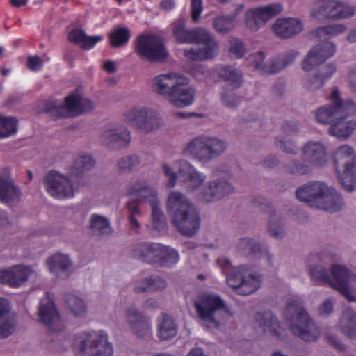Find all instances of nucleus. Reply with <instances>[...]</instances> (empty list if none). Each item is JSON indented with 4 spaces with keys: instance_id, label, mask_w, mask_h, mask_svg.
<instances>
[{
    "instance_id": "1",
    "label": "nucleus",
    "mask_w": 356,
    "mask_h": 356,
    "mask_svg": "<svg viewBox=\"0 0 356 356\" xmlns=\"http://www.w3.org/2000/svg\"><path fill=\"white\" fill-rule=\"evenodd\" d=\"M356 114V103L343 100L339 92L334 90L330 96V103L316 111V119L318 123L329 124V133L337 138H347L356 128V122L350 118Z\"/></svg>"
},
{
    "instance_id": "2",
    "label": "nucleus",
    "mask_w": 356,
    "mask_h": 356,
    "mask_svg": "<svg viewBox=\"0 0 356 356\" xmlns=\"http://www.w3.org/2000/svg\"><path fill=\"white\" fill-rule=\"evenodd\" d=\"M167 213L177 231L186 238L193 237L200 228V212L183 193L171 191L167 200Z\"/></svg>"
},
{
    "instance_id": "3",
    "label": "nucleus",
    "mask_w": 356,
    "mask_h": 356,
    "mask_svg": "<svg viewBox=\"0 0 356 356\" xmlns=\"http://www.w3.org/2000/svg\"><path fill=\"white\" fill-rule=\"evenodd\" d=\"M296 195L299 201L330 213L341 211L346 205L341 194L321 181H309L300 186Z\"/></svg>"
},
{
    "instance_id": "4",
    "label": "nucleus",
    "mask_w": 356,
    "mask_h": 356,
    "mask_svg": "<svg viewBox=\"0 0 356 356\" xmlns=\"http://www.w3.org/2000/svg\"><path fill=\"white\" fill-rule=\"evenodd\" d=\"M346 31L341 24L329 25L319 27L316 30V36L322 42L314 46L307 54L302 63L306 72L311 71L315 66L323 63L336 52L335 45L327 41L330 37L339 35Z\"/></svg>"
},
{
    "instance_id": "5",
    "label": "nucleus",
    "mask_w": 356,
    "mask_h": 356,
    "mask_svg": "<svg viewBox=\"0 0 356 356\" xmlns=\"http://www.w3.org/2000/svg\"><path fill=\"white\" fill-rule=\"evenodd\" d=\"M284 316L295 336L308 343L318 339L320 329L303 307L296 302H290L285 309Z\"/></svg>"
},
{
    "instance_id": "6",
    "label": "nucleus",
    "mask_w": 356,
    "mask_h": 356,
    "mask_svg": "<svg viewBox=\"0 0 356 356\" xmlns=\"http://www.w3.org/2000/svg\"><path fill=\"white\" fill-rule=\"evenodd\" d=\"M227 147V143L222 139L200 136L188 142L183 152L197 162L207 163L222 154Z\"/></svg>"
},
{
    "instance_id": "7",
    "label": "nucleus",
    "mask_w": 356,
    "mask_h": 356,
    "mask_svg": "<svg viewBox=\"0 0 356 356\" xmlns=\"http://www.w3.org/2000/svg\"><path fill=\"white\" fill-rule=\"evenodd\" d=\"M95 104L90 99L80 95L72 94L65 97V102L51 101L44 105V111L55 120L70 115H79L95 108Z\"/></svg>"
},
{
    "instance_id": "8",
    "label": "nucleus",
    "mask_w": 356,
    "mask_h": 356,
    "mask_svg": "<svg viewBox=\"0 0 356 356\" xmlns=\"http://www.w3.org/2000/svg\"><path fill=\"white\" fill-rule=\"evenodd\" d=\"M333 163L343 188L351 193L356 188L355 155L348 145L338 147L333 156Z\"/></svg>"
},
{
    "instance_id": "9",
    "label": "nucleus",
    "mask_w": 356,
    "mask_h": 356,
    "mask_svg": "<svg viewBox=\"0 0 356 356\" xmlns=\"http://www.w3.org/2000/svg\"><path fill=\"white\" fill-rule=\"evenodd\" d=\"M79 356H113V350L103 331L83 332L76 339Z\"/></svg>"
},
{
    "instance_id": "10",
    "label": "nucleus",
    "mask_w": 356,
    "mask_h": 356,
    "mask_svg": "<svg viewBox=\"0 0 356 356\" xmlns=\"http://www.w3.org/2000/svg\"><path fill=\"white\" fill-rule=\"evenodd\" d=\"M194 305L198 316L202 321V325L206 328H218L220 327V320L216 318L217 312L223 311L229 316L233 314L218 296L204 295L199 300L195 301Z\"/></svg>"
},
{
    "instance_id": "11",
    "label": "nucleus",
    "mask_w": 356,
    "mask_h": 356,
    "mask_svg": "<svg viewBox=\"0 0 356 356\" xmlns=\"http://www.w3.org/2000/svg\"><path fill=\"white\" fill-rule=\"evenodd\" d=\"M124 118L128 124L145 134L159 129L162 124L160 114L148 107L132 108L125 113Z\"/></svg>"
},
{
    "instance_id": "12",
    "label": "nucleus",
    "mask_w": 356,
    "mask_h": 356,
    "mask_svg": "<svg viewBox=\"0 0 356 356\" xmlns=\"http://www.w3.org/2000/svg\"><path fill=\"white\" fill-rule=\"evenodd\" d=\"M136 53L150 62H163L168 56V51L158 36L149 34L138 37L135 48Z\"/></svg>"
},
{
    "instance_id": "13",
    "label": "nucleus",
    "mask_w": 356,
    "mask_h": 356,
    "mask_svg": "<svg viewBox=\"0 0 356 356\" xmlns=\"http://www.w3.org/2000/svg\"><path fill=\"white\" fill-rule=\"evenodd\" d=\"M234 191L233 184L225 176L214 177L207 181L198 193V199L204 203L222 200Z\"/></svg>"
},
{
    "instance_id": "14",
    "label": "nucleus",
    "mask_w": 356,
    "mask_h": 356,
    "mask_svg": "<svg viewBox=\"0 0 356 356\" xmlns=\"http://www.w3.org/2000/svg\"><path fill=\"white\" fill-rule=\"evenodd\" d=\"M227 282L241 296L250 295L260 286L259 279L252 273H248L243 266L232 269L227 277Z\"/></svg>"
},
{
    "instance_id": "15",
    "label": "nucleus",
    "mask_w": 356,
    "mask_h": 356,
    "mask_svg": "<svg viewBox=\"0 0 356 356\" xmlns=\"http://www.w3.org/2000/svg\"><path fill=\"white\" fill-rule=\"evenodd\" d=\"M44 185L47 193L58 199L71 197L74 195V188L78 184L67 175L65 177L56 172H49L44 177Z\"/></svg>"
},
{
    "instance_id": "16",
    "label": "nucleus",
    "mask_w": 356,
    "mask_h": 356,
    "mask_svg": "<svg viewBox=\"0 0 356 356\" xmlns=\"http://www.w3.org/2000/svg\"><path fill=\"white\" fill-rule=\"evenodd\" d=\"M201 44L199 48H191L184 51V55L193 60H204L212 58L218 52V44L213 35L204 29L194 43Z\"/></svg>"
},
{
    "instance_id": "17",
    "label": "nucleus",
    "mask_w": 356,
    "mask_h": 356,
    "mask_svg": "<svg viewBox=\"0 0 356 356\" xmlns=\"http://www.w3.org/2000/svg\"><path fill=\"white\" fill-rule=\"evenodd\" d=\"M102 143L111 149L125 147L130 142V132L124 126L109 124L104 127L100 136Z\"/></svg>"
},
{
    "instance_id": "18",
    "label": "nucleus",
    "mask_w": 356,
    "mask_h": 356,
    "mask_svg": "<svg viewBox=\"0 0 356 356\" xmlns=\"http://www.w3.org/2000/svg\"><path fill=\"white\" fill-rule=\"evenodd\" d=\"M207 177L187 161H182L178 171V182L188 193H193L202 186Z\"/></svg>"
},
{
    "instance_id": "19",
    "label": "nucleus",
    "mask_w": 356,
    "mask_h": 356,
    "mask_svg": "<svg viewBox=\"0 0 356 356\" xmlns=\"http://www.w3.org/2000/svg\"><path fill=\"white\" fill-rule=\"evenodd\" d=\"M282 7L280 4L273 3L245 13V22L248 27L253 31L258 30L267 21L280 13Z\"/></svg>"
},
{
    "instance_id": "20",
    "label": "nucleus",
    "mask_w": 356,
    "mask_h": 356,
    "mask_svg": "<svg viewBox=\"0 0 356 356\" xmlns=\"http://www.w3.org/2000/svg\"><path fill=\"white\" fill-rule=\"evenodd\" d=\"M181 83H188V79L175 73L163 74L152 79V89L155 93L168 99Z\"/></svg>"
},
{
    "instance_id": "21",
    "label": "nucleus",
    "mask_w": 356,
    "mask_h": 356,
    "mask_svg": "<svg viewBox=\"0 0 356 356\" xmlns=\"http://www.w3.org/2000/svg\"><path fill=\"white\" fill-rule=\"evenodd\" d=\"M40 322L51 332H60L63 330L64 325L63 320L55 305L48 298L41 300L38 310Z\"/></svg>"
},
{
    "instance_id": "22",
    "label": "nucleus",
    "mask_w": 356,
    "mask_h": 356,
    "mask_svg": "<svg viewBox=\"0 0 356 356\" xmlns=\"http://www.w3.org/2000/svg\"><path fill=\"white\" fill-rule=\"evenodd\" d=\"M127 323L131 332L136 337L145 339L152 330L149 318L135 307H130L125 312Z\"/></svg>"
},
{
    "instance_id": "23",
    "label": "nucleus",
    "mask_w": 356,
    "mask_h": 356,
    "mask_svg": "<svg viewBox=\"0 0 356 356\" xmlns=\"http://www.w3.org/2000/svg\"><path fill=\"white\" fill-rule=\"evenodd\" d=\"M330 270L334 278L331 286L338 290L349 302H355L356 296L353 294L348 284L354 275L345 266L339 264L332 265Z\"/></svg>"
},
{
    "instance_id": "24",
    "label": "nucleus",
    "mask_w": 356,
    "mask_h": 356,
    "mask_svg": "<svg viewBox=\"0 0 356 356\" xmlns=\"http://www.w3.org/2000/svg\"><path fill=\"white\" fill-rule=\"evenodd\" d=\"M301 155L313 168H322L327 161L326 147L320 141L309 140L302 147Z\"/></svg>"
},
{
    "instance_id": "25",
    "label": "nucleus",
    "mask_w": 356,
    "mask_h": 356,
    "mask_svg": "<svg viewBox=\"0 0 356 356\" xmlns=\"http://www.w3.org/2000/svg\"><path fill=\"white\" fill-rule=\"evenodd\" d=\"M21 195V190L12 180L10 170L3 169L0 172V201L13 206L19 202Z\"/></svg>"
},
{
    "instance_id": "26",
    "label": "nucleus",
    "mask_w": 356,
    "mask_h": 356,
    "mask_svg": "<svg viewBox=\"0 0 356 356\" xmlns=\"http://www.w3.org/2000/svg\"><path fill=\"white\" fill-rule=\"evenodd\" d=\"M17 324V314L11 310L6 299L0 298V339H6L13 335Z\"/></svg>"
},
{
    "instance_id": "27",
    "label": "nucleus",
    "mask_w": 356,
    "mask_h": 356,
    "mask_svg": "<svg viewBox=\"0 0 356 356\" xmlns=\"http://www.w3.org/2000/svg\"><path fill=\"white\" fill-rule=\"evenodd\" d=\"M204 29L202 27L188 29L186 21L179 19L172 24V34L176 42L180 44H194Z\"/></svg>"
},
{
    "instance_id": "28",
    "label": "nucleus",
    "mask_w": 356,
    "mask_h": 356,
    "mask_svg": "<svg viewBox=\"0 0 356 356\" xmlns=\"http://www.w3.org/2000/svg\"><path fill=\"white\" fill-rule=\"evenodd\" d=\"M254 319L256 324L262 329L264 332L278 339L284 337V329L281 327L275 315L270 311L257 312Z\"/></svg>"
},
{
    "instance_id": "29",
    "label": "nucleus",
    "mask_w": 356,
    "mask_h": 356,
    "mask_svg": "<svg viewBox=\"0 0 356 356\" xmlns=\"http://www.w3.org/2000/svg\"><path fill=\"white\" fill-rule=\"evenodd\" d=\"M302 29V22L296 18H279L273 25V32L282 39L293 38L299 34Z\"/></svg>"
},
{
    "instance_id": "30",
    "label": "nucleus",
    "mask_w": 356,
    "mask_h": 356,
    "mask_svg": "<svg viewBox=\"0 0 356 356\" xmlns=\"http://www.w3.org/2000/svg\"><path fill=\"white\" fill-rule=\"evenodd\" d=\"M178 326L172 316L162 312L156 322V335L162 341H169L177 333Z\"/></svg>"
},
{
    "instance_id": "31",
    "label": "nucleus",
    "mask_w": 356,
    "mask_h": 356,
    "mask_svg": "<svg viewBox=\"0 0 356 356\" xmlns=\"http://www.w3.org/2000/svg\"><path fill=\"white\" fill-rule=\"evenodd\" d=\"M49 270L58 276L67 278L73 272V262L67 254L56 253L47 260Z\"/></svg>"
},
{
    "instance_id": "32",
    "label": "nucleus",
    "mask_w": 356,
    "mask_h": 356,
    "mask_svg": "<svg viewBox=\"0 0 356 356\" xmlns=\"http://www.w3.org/2000/svg\"><path fill=\"white\" fill-rule=\"evenodd\" d=\"M95 164V161L90 154H81L69 168L67 175L74 183L81 184L84 172L91 170Z\"/></svg>"
},
{
    "instance_id": "33",
    "label": "nucleus",
    "mask_w": 356,
    "mask_h": 356,
    "mask_svg": "<svg viewBox=\"0 0 356 356\" xmlns=\"http://www.w3.org/2000/svg\"><path fill=\"white\" fill-rule=\"evenodd\" d=\"M187 83H181L177 86L168 101L175 106L184 108L191 105L194 101L195 90L186 86Z\"/></svg>"
},
{
    "instance_id": "34",
    "label": "nucleus",
    "mask_w": 356,
    "mask_h": 356,
    "mask_svg": "<svg viewBox=\"0 0 356 356\" xmlns=\"http://www.w3.org/2000/svg\"><path fill=\"white\" fill-rule=\"evenodd\" d=\"M234 247L239 254L251 259H259L262 256L261 244L253 238H240L236 241Z\"/></svg>"
},
{
    "instance_id": "35",
    "label": "nucleus",
    "mask_w": 356,
    "mask_h": 356,
    "mask_svg": "<svg viewBox=\"0 0 356 356\" xmlns=\"http://www.w3.org/2000/svg\"><path fill=\"white\" fill-rule=\"evenodd\" d=\"M266 232L270 237L275 240H282L287 236L286 224L280 213L268 218Z\"/></svg>"
},
{
    "instance_id": "36",
    "label": "nucleus",
    "mask_w": 356,
    "mask_h": 356,
    "mask_svg": "<svg viewBox=\"0 0 356 356\" xmlns=\"http://www.w3.org/2000/svg\"><path fill=\"white\" fill-rule=\"evenodd\" d=\"M341 333L346 337L356 340V312L346 309L338 324Z\"/></svg>"
},
{
    "instance_id": "37",
    "label": "nucleus",
    "mask_w": 356,
    "mask_h": 356,
    "mask_svg": "<svg viewBox=\"0 0 356 356\" xmlns=\"http://www.w3.org/2000/svg\"><path fill=\"white\" fill-rule=\"evenodd\" d=\"M159 243H140L134 249V257L149 264H156Z\"/></svg>"
},
{
    "instance_id": "38",
    "label": "nucleus",
    "mask_w": 356,
    "mask_h": 356,
    "mask_svg": "<svg viewBox=\"0 0 356 356\" xmlns=\"http://www.w3.org/2000/svg\"><path fill=\"white\" fill-rule=\"evenodd\" d=\"M129 194L146 199L149 203L156 200L157 193L145 181L138 180L133 182L129 187Z\"/></svg>"
},
{
    "instance_id": "39",
    "label": "nucleus",
    "mask_w": 356,
    "mask_h": 356,
    "mask_svg": "<svg viewBox=\"0 0 356 356\" xmlns=\"http://www.w3.org/2000/svg\"><path fill=\"white\" fill-rule=\"evenodd\" d=\"M69 40L75 44L81 43V47L85 49L92 48L96 43L102 40L100 35L89 37L83 30L79 29H74L68 35Z\"/></svg>"
},
{
    "instance_id": "40",
    "label": "nucleus",
    "mask_w": 356,
    "mask_h": 356,
    "mask_svg": "<svg viewBox=\"0 0 356 356\" xmlns=\"http://www.w3.org/2000/svg\"><path fill=\"white\" fill-rule=\"evenodd\" d=\"M142 164V159L136 154L122 156L117 161L118 171L121 173H129L138 170Z\"/></svg>"
},
{
    "instance_id": "41",
    "label": "nucleus",
    "mask_w": 356,
    "mask_h": 356,
    "mask_svg": "<svg viewBox=\"0 0 356 356\" xmlns=\"http://www.w3.org/2000/svg\"><path fill=\"white\" fill-rule=\"evenodd\" d=\"M158 254L156 264L162 267L172 266L177 264L179 259V255L177 250L170 246L160 243Z\"/></svg>"
},
{
    "instance_id": "42",
    "label": "nucleus",
    "mask_w": 356,
    "mask_h": 356,
    "mask_svg": "<svg viewBox=\"0 0 356 356\" xmlns=\"http://www.w3.org/2000/svg\"><path fill=\"white\" fill-rule=\"evenodd\" d=\"M218 74L221 79L229 83L233 89L238 88L243 83L242 74L231 65L220 67Z\"/></svg>"
},
{
    "instance_id": "43",
    "label": "nucleus",
    "mask_w": 356,
    "mask_h": 356,
    "mask_svg": "<svg viewBox=\"0 0 356 356\" xmlns=\"http://www.w3.org/2000/svg\"><path fill=\"white\" fill-rule=\"evenodd\" d=\"M90 229L93 235H108L112 232V228L108 220L100 215L94 214L90 220Z\"/></svg>"
},
{
    "instance_id": "44",
    "label": "nucleus",
    "mask_w": 356,
    "mask_h": 356,
    "mask_svg": "<svg viewBox=\"0 0 356 356\" xmlns=\"http://www.w3.org/2000/svg\"><path fill=\"white\" fill-rule=\"evenodd\" d=\"M130 38V30L125 26L115 27L113 31L109 33L110 44L114 48H119L126 45Z\"/></svg>"
},
{
    "instance_id": "45",
    "label": "nucleus",
    "mask_w": 356,
    "mask_h": 356,
    "mask_svg": "<svg viewBox=\"0 0 356 356\" xmlns=\"http://www.w3.org/2000/svg\"><path fill=\"white\" fill-rule=\"evenodd\" d=\"M152 208V228L158 232L165 231L167 227V222L164 213H163L159 200H151Z\"/></svg>"
},
{
    "instance_id": "46",
    "label": "nucleus",
    "mask_w": 356,
    "mask_h": 356,
    "mask_svg": "<svg viewBox=\"0 0 356 356\" xmlns=\"http://www.w3.org/2000/svg\"><path fill=\"white\" fill-rule=\"evenodd\" d=\"M284 169L289 174L302 176L312 174L314 168L306 161L292 159L284 165Z\"/></svg>"
},
{
    "instance_id": "47",
    "label": "nucleus",
    "mask_w": 356,
    "mask_h": 356,
    "mask_svg": "<svg viewBox=\"0 0 356 356\" xmlns=\"http://www.w3.org/2000/svg\"><path fill=\"white\" fill-rule=\"evenodd\" d=\"M65 302L67 309L74 317L81 318L86 314V306L79 297L73 294H66Z\"/></svg>"
},
{
    "instance_id": "48",
    "label": "nucleus",
    "mask_w": 356,
    "mask_h": 356,
    "mask_svg": "<svg viewBox=\"0 0 356 356\" xmlns=\"http://www.w3.org/2000/svg\"><path fill=\"white\" fill-rule=\"evenodd\" d=\"M11 270V286L17 287L27 281L33 272L27 266H15Z\"/></svg>"
},
{
    "instance_id": "49",
    "label": "nucleus",
    "mask_w": 356,
    "mask_h": 356,
    "mask_svg": "<svg viewBox=\"0 0 356 356\" xmlns=\"http://www.w3.org/2000/svg\"><path fill=\"white\" fill-rule=\"evenodd\" d=\"M340 3L334 1H322L318 6L317 13L323 17L339 19Z\"/></svg>"
},
{
    "instance_id": "50",
    "label": "nucleus",
    "mask_w": 356,
    "mask_h": 356,
    "mask_svg": "<svg viewBox=\"0 0 356 356\" xmlns=\"http://www.w3.org/2000/svg\"><path fill=\"white\" fill-rule=\"evenodd\" d=\"M309 272L312 280L318 284H330L331 285L332 278L327 270L321 264H312L309 266Z\"/></svg>"
},
{
    "instance_id": "51",
    "label": "nucleus",
    "mask_w": 356,
    "mask_h": 356,
    "mask_svg": "<svg viewBox=\"0 0 356 356\" xmlns=\"http://www.w3.org/2000/svg\"><path fill=\"white\" fill-rule=\"evenodd\" d=\"M275 145L286 154L296 155L298 152L297 143L293 139L285 140L281 136H277L275 138Z\"/></svg>"
},
{
    "instance_id": "52",
    "label": "nucleus",
    "mask_w": 356,
    "mask_h": 356,
    "mask_svg": "<svg viewBox=\"0 0 356 356\" xmlns=\"http://www.w3.org/2000/svg\"><path fill=\"white\" fill-rule=\"evenodd\" d=\"M17 122L15 118L0 116V138L8 137L16 134Z\"/></svg>"
},
{
    "instance_id": "53",
    "label": "nucleus",
    "mask_w": 356,
    "mask_h": 356,
    "mask_svg": "<svg viewBox=\"0 0 356 356\" xmlns=\"http://www.w3.org/2000/svg\"><path fill=\"white\" fill-rule=\"evenodd\" d=\"M242 97L232 90H225L221 95V101L229 108H235L240 105Z\"/></svg>"
},
{
    "instance_id": "54",
    "label": "nucleus",
    "mask_w": 356,
    "mask_h": 356,
    "mask_svg": "<svg viewBox=\"0 0 356 356\" xmlns=\"http://www.w3.org/2000/svg\"><path fill=\"white\" fill-rule=\"evenodd\" d=\"M213 27L220 33L226 34L230 31L233 27L232 17H218L213 19Z\"/></svg>"
},
{
    "instance_id": "55",
    "label": "nucleus",
    "mask_w": 356,
    "mask_h": 356,
    "mask_svg": "<svg viewBox=\"0 0 356 356\" xmlns=\"http://www.w3.org/2000/svg\"><path fill=\"white\" fill-rule=\"evenodd\" d=\"M325 82L317 72L313 75L307 74L305 78V86L310 91L320 89Z\"/></svg>"
},
{
    "instance_id": "56",
    "label": "nucleus",
    "mask_w": 356,
    "mask_h": 356,
    "mask_svg": "<svg viewBox=\"0 0 356 356\" xmlns=\"http://www.w3.org/2000/svg\"><path fill=\"white\" fill-rule=\"evenodd\" d=\"M229 43V51L236 58H241L245 55L246 49L241 40L237 38H232Z\"/></svg>"
},
{
    "instance_id": "57",
    "label": "nucleus",
    "mask_w": 356,
    "mask_h": 356,
    "mask_svg": "<svg viewBox=\"0 0 356 356\" xmlns=\"http://www.w3.org/2000/svg\"><path fill=\"white\" fill-rule=\"evenodd\" d=\"M284 68L285 66L284 65L283 61L279 57L272 60L269 64H265L263 67V70L266 74H273L280 72Z\"/></svg>"
},
{
    "instance_id": "58",
    "label": "nucleus",
    "mask_w": 356,
    "mask_h": 356,
    "mask_svg": "<svg viewBox=\"0 0 356 356\" xmlns=\"http://www.w3.org/2000/svg\"><path fill=\"white\" fill-rule=\"evenodd\" d=\"M337 70V66L334 63H327L321 66L317 72L319 74L323 79L326 81L330 79Z\"/></svg>"
},
{
    "instance_id": "59",
    "label": "nucleus",
    "mask_w": 356,
    "mask_h": 356,
    "mask_svg": "<svg viewBox=\"0 0 356 356\" xmlns=\"http://www.w3.org/2000/svg\"><path fill=\"white\" fill-rule=\"evenodd\" d=\"M301 130V124L298 122L286 121L282 126V134L287 136L295 134Z\"/></svg>"
},
{
    "instance_id": "60",
    "label": "nucleus",
    "mask_w": 356,
    "mask_h": 356,
    "mask_svg": "<svg viewBox=\"0 0 356 356\" xmlns=\"http://www.w3.org/2000/svg\"><path fill=\"white\" fill-rule=\"evenodd\" d=\"M255 206L259 207V209L268 215V218L279 214L274 206L268 200H262V201H255Z\"/></svg>"
},
{
    "instance_id": "61",
    "label": "nucleus",
    "mask_w": 356,
    "mask_h": 356,
    "mask_svg": "<svg viewBox=\"0 0 356 356\" xmlns=\"http://www.w3.org/2000/svg\"><path fill=\"white\" fill-rule=\"evenodd\" d=\"M150 291H163L167 287L165 280L160 276L149 277Z\"/></svg>"
},
{
    "instance_id": "62",
    "label": "nucleus",
    "mask_w": 356,
    "mask_h": 356,
    "mask_svg": "<svg viewBox=\"0 0 356 356\" xmlns=\"http://www.w3.org/2000/svg\"><path fill=\"white\" fill-rule=\"evenodd\" d=\"M202 11V0H191V19L193 22L196 23L199 21Z\"/></svg>"
},
{
    "instance_id": "63",
    "label": "nucleus",
    "mask_w": 356,
    "mask_h": 356,
    "mask_svg": "<svg viewBox=\"0 0 356 356\" xmlns=\"http://www.w3.org/2000/svg\"><path fill=\"white\" fill-rule=\"evenodd\" d=\"M334 301L332 298L325 300L318 307V314L323 317H327L332 313Z\"/></svg>"
},
{
    "instance_id": "64",
    "label": "nucleus",
    "mask_w": 356,
    "mask_h": 356,
    "mask_svg": "<svg viewBox=\"0 0 356 356\" xmlns=\"http://www.w3.org/2000/svg\"><path fill=\"white\" fill-rule=\"evenodd\" d=\"M150 291L149 277L139 280L135 282L134 291L136 293H143Z\"/></svg>"
}]
</instances>
